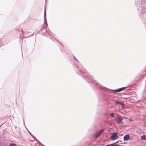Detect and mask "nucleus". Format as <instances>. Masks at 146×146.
<instances>
[{"mask_svg": "<svg viewBox=\"0 0 146 146\" xmlns=\"http://www.w3.org/2000/svg\"><path fill=\"white\" fill-rule=\"evenodd\" d=\"M137 5V9L142 14L144 13V12L146 11V9L145 8L144 5L143 3V2H141L140 1L139 3H136Z\"/></svg>", "mask_w": 146, "mask_h": 146, "instance_id": "nucleus-1", "label": "nucleus"}, {"mask_svg": "<svg viewBox=\"0 0 146 146\" xmlns=\"http://www.w3.org/2000/svg\"><path fill=\"white\" fill-rule=\"evenodd\" d=\"M79 74L81 75L83 78H86V79H88V81L89 82H94V79L90 78V76L88 75H87L86 73H84L82 72V71H80L79 73Z\"/></svg>", "mask_w": 146, "mask_h": 146, "instance_id": "nucleus-2", "label": "nucleus"}, {"mask_svg": "<svg viewBox=\"0 0 146 146\" xmlns=\"http://www.w3.org/2000/svg\"><path fill=\"white\" fill-rule=\"evenodd\" d=\"M104 130L101 129L99 131H96L94 134H93V137L97 138L98 137H100L102 133L103 132Z\"/></svg>", "mask_w": 146, "mask_h": 146, "instance_id": "nucleus-3", "label": "nucleus"}, {"mask_svg": "<svg viewBox=\"0 0 146 146\" xmlns=\"http://www.w3.org/2000/svg\"><path fill=\"white\" fill-rule=\"evenodd\" d=\"M115 120L116 122L118 123H121L123 119L121 116L118 115L117 117L115 118Z\"/></svg>", "mask_w": 146, "mask_h": 146, "instance_id": "nucleus-4", "label": "nucleus"}, {"mask_svg": "<svg viewBox=\"0 0 146 146\" xmlns=\"http://www.w3.org/2000/svg\"><path fill=\"white\" fill-rule=\"evenodd\" d=\"M118 133H117L115 132H114L112 133L111 137L112 140H114L118 138V137L117 135Z\"/></svg>", "mask_w": 146, "mask_h": 146, "instance_id": "nucleus-5", "label": "nucleus"}, {"mask_svg": "<svg viewBox=\"0 0 146 146\" xmlns=\"http://www.w3.org/2000/svg\"><path fill=\"white\" fill-rule=\"evenodd\" d=\"M94 84L95 86H96L97 88H99L100 89H103L104 88V87L100 85L98 82H94Z\"/></svg>", "mask_w": 146, "mask_h": 146, "instance_id": "nucleus-6", "label": "nucleus"}, {"mask_svg": "<svg viewBox=\"0 0 146 146\" xmlns=\"http://www.w3.org/2000/svg\"><path fill=\"white\" fill-rule=\"evenodd\" d=\"M127 88V87H123L114 90H112L114 91L115 92H119L124 90Z\"/></svg>", "mask_w": 146, "mask_h": 146, "instance_id": "nucleus-7", "label": "nucleus"}, {"mask_svg": "<svg viewBox=\"0 0 146 146\" xmlns=\"http://www.w3.org/2000/svg\"><path fill=\"white\" fill-rule=\"evenodd\" d=\"M130 136L129 134H127L125 135L123 137V139L124 141H127L129 139H130Z\"/></svg>", "mask_w": 146, "mask_h": 146, "instance_id": "nucleus-8", "label": "nucleus"}, {"mask_svg": "<svg viewBox=\"0 0 146 146\" xmlns=\"http://www.w3.org/2000/svg\"><path fill=\"white\" fill-rule=\"evenodd\" d=\"M114 103L116 105L119 104L121 105L122 106L124 105V104H123V103L121 101H117L116 102H115Z\"/></svg>", "mask_w": 146, "mask_h": 146, "instance_id": "nucleus-9", "label": "nucleus"}, {"mask_svg": "<svg viewBox=\"0 0 146 146\" xmlns=\"http://www.w3.org/2000/svg\"><path fill=\"white\" fill-rule=\"evenodd\" d=\"M44 25L43 26V28L45 27V28L46 27H47L48 26V25L46 23H45V14L44 13Z\"/></svg>", "mask_w": 146, "mask_h": 146, "instance_id": "nucleus-10", "label": "nucleus"}, {"mask_svg": "<svg viewBox=\"0 0 146 146\" xmlns=\"http://www.w3.org/2000/svg\"><path fill=\"white\" fill-rule=\"evenodd\" d=\"M105 146H121L118 144L113 145V144H110V145H105Z\"/></svg>", "mask_w": 146, "mask_h": 146, "instance_id": "nucleus-11", "label": "nucleus"}, {"mask_svg": "<svg viewBox=\"0 0 146 146\" xmlns=\"http://www.w3.org/2000/svg\"><path fill=\"white\" fill-rule=\"evenodd\" d=\"M73 58L75 61H77L78 62H79L78 59L76 58V57H75V56H74L73 55Z\"/></svg>", "mask_w": 146, "mask_h": 146, "instance_id": "nucleus-12", "label": "nucleus"}, {"mask_svg": "<svg viewBox=\"0 0 146 146\" xmlns=\"http://www.w3.org/2000/svg\"><path fill=\"white\" fill-rule=\"evenodd\" d=\"M141 139L142 140H146V137H145V135H143V136H141Z\"/></svg>", "mask_w": 146, "mask_h": 146, "instance_id": "nucleus-13", "label": "nucleus"}, {"mask_svg": "<svg viewBox=\"0 0 146 146\" xmlns=\"http://www.w3.org/2000/svg\"><path fill=\"white\" fill-rule=\"evenodd\" d=\"M9 146H17V145L14 143H12L10 144Z\"/></svg>", "mask_w": 146, "mask_h": 146, "instance_id": "nucleus-14", "label": "nucleus"}, {"mask_svg": "<svg viewBox=\"0 0 146 146\" xmlns=\"http://www.w3.org/2000/svg\"><path fill=\"white\" fill-rule=\"evenodd\" d=\"M114 113H112L111 114V116L112 117H114Z\"/></svg>", "mask_w": 146, "mask_h": 146, "instance_id": "nucleus-15", "label": "nucleus"}, {"mask_svg": "<svg viewBox=\"0 0 146 146\" xmlns=\"http://www.w3.org/2000/svg\"><path fill=\"white\" fill-rule=\"evenodd\" d=\"M28 132H29V134L31 135L34 138H35L34 137V136L32 135L30 133V132L29 131H28Z\"/></svg>", "mask_w": 146, "mask_h": 146, "instance_id": "nucleus-16", "label": "nucleus"}, {"mask_svg": "<svg viewBox=\"0 0 146 146\" xmlns=\"http://www.w3.org/2000/svg\"><path fill=\"white\" fill-rule=\"evenodd\" d=\"M43 28H43H43H41V29H40V31H42V30H43Z\"/></svg>", "mask_w": 146, "mask_h": 146, "instance_id": "nucleus-17", "label": "nucleus"}, {"mask_svg": "<svg viewBox=\"0 0 146 146\" xmlns=\"http://www.w3.org/2000/svg\"><path fill=\"white\" fill-rule=\"evenodd\" d=\"M40 143V145H42V146H44V145H43L41 143Z\"/></svg>", "mask_w": 146, "mask_h": 146, "instance_id": "nucleus-18", "label": "nucleus"}, {"mask_svg": "<svg viewBox=\"0 0 146 146\" xmlns=\"http://www.w3.org/2000/svg\"><path fill=\"white\" fill-rule=\"evenodd\" d=\"M46 32L47 33L49 34V32L48 31H46Z\"/></svg>", "mask_w": 146, "mask_h": 146, "instance_id": "nucleus-19", "label": "nucleus"}, {"mask_svg": "<svg viewBox=\"0 0 146 146\" xmlns=\"http://www.w3.org/2000/svg\"><path fill=\"white\" fill-rule=\"evenodd\" d=\"M36 141H38V140H37V139H36Z\"/></svg>", "mask_w": 146, "mask_h": 146, "instance_id": "nucleus-20", "label": "nucleus"}, {"mask_svg": "<svg viewBox=\"0 0 146 146\" xmlns=\"http://www.w3.org/2000/svg\"><path fill=\"white\" fill-rule=\"evenodd\" d=\"M77 68H78V66H77Z\"/></svg>", "mask_w": 146, "mask_h": 146, "instance_id": "nucleus-21", "label": "nucleus"}, {"mask_svg": "<svg viewBox=\"0 0 146 146\" xmlns=\"http://www.w3.org/2000/svg\"><path fill=\"white\" fill-rule=\"evenodd\" d=\"M23 121H24V120ZM25 123V122H24V123Z\"/></svg>", "mask_w": 146, "mask_h": 146, "instance_id": "nucleus-22", "label": "nucleus"}]
</instances>
